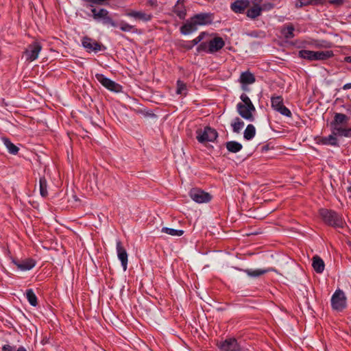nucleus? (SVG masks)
<instances>
[{"mask_svg": "<svg viewBox=\"0 0 351 351\" xmlns=\"http://www.w3.org/2000/svg\"><path fill=\"white\" fill-rule=\"evenodd\" d=\"M240 99L242 101L237 105L238 113L243 119L249 121H254V117L253 113L256 111V108L250 99L245 93L241 95Z\"/></svg>", "mask_w": 351, "mask_h": 351, "instance_id": "obj_1", "label": "nucleus"}, {"mask_svg": "<svg viewBox=\"0 0 351 351\" xmlns=\"http://www.w3.org/2000/svg\"><path fill=\"white\" fill-rule=\"evenodd\" d=\"M225 42L222 38L215 36L213 39L202 43L197 48L199 52L204 51L208 53H215L222 49Z\"/></svg>", "mask_w": 351, "mask_h": 351, "instance_id": "obj_2", "label": "nucleus"}, {"mask_svg": "<svg viewBox=\"0 0 351 351\" xmlns=\"http://www.w3.org/2000/svg\"><path fill=\"white\" fill-rule=\"evenodd\" d=\"M319 215L324 221L329 226L342 228L344 225L342 218L334 211L322 208L319 210Z\"/></svg>", "mask_w": 351, "mask_h": 351, "instance_id": "obj_3", "label": "nucleus"}, {"mask_svg": "<svg viewBox=\"0 0 351 351\" xmlns=\"http://www.w3.org/2000/svg\"><path fill=\"white\" fill-rule=\"evenodd\" d=\"M218 134L217 131L210 127H205L203 130L197 131V139L200 143L213 142L217 139Z\"/></svg>", "mask_w": 351, "mask_h": 351, "instance_id": "obj_4", "label": "nucleus"}, {"mask_svg": "<svg viewBox=\"0 0 351 351\" xmlns=\"http://www.w3.org/2000/svg\"><path fill=\"white\" fill-rule=\"evenodd\" d=\"M91 12L95 20L97 21L101 19L104 25H110L112 27H117V23L112 20L107 10L104 8L97 10L93 8L91 9Z\"/></svg>", "mask_w": 351, "mask_h": 351, "instance_id": "obj_5", "label": "nucleus"}, {"mask_svg": "<svg viewBox=\"0 0 351 351\" xmlns=\"http://www.w3.org/2000/svg\"><path fill=\"white\" fill-rule=\"evenodd\" d=\"M331 306L336 311H342L346 306V297L343 291L338 289L331 298Z\"/></svg>", "mask_w": 351, "mask_h": 351, "instance_id": "obj_6", "label": "nucleus"}, {"mask_svg": "<svg viewBox=\"0 0 351 351\" xmlns=\"http://www.w3.org/2000/svg\"><path fill=\"white\" fill-rule=\"evenodd\" d=\"M95 78L103 86L110 91L119 93L122 90V86L120 84L106 77L103 74H95Z\"/></svg>", "mask_w": 351, "mask_h": 351, "instance_id": "obj_7", "label": "nucleus"}, {"mask_svg": "<svg viewBox=\"0 0 351 351\" xmlns=\"http://www.w3.org/2000/svg\"><path fill=\"white\" fill-rule=\"evenodd\" d=\"M41 49L42 46L38 42H34L31 45H28L24 51V56L26 61L32 62L36 60Z\"/></svg>", "mask_w": 351, "mask_h": 351, "instance_id": "obj_8", "label": "nucleus"}, {"mask_svg": "<svg viewBox=\"0 0 351 351\" xmlns=\"http://www.w3.org/2000/svg\"><path fill=\"white\" fill-rule=\"evenodd\" d=\"M191 198L197 203H206L211 199V195L199 189H193L189 193Z\"/></svg>", "mask_w": 351, "mask_h": 351, "instance_id": "obj_9", "label": "nucleus"}, {"mask_svg": "<svg viewBox=\"0 0 351 351\" xmlns=\"http://www.w3.org/2000/svg\"><path fill=\"white\" fill-rule=\"evenodd\" d=\"M221 351H241L240 343L234 338H229L219 344Z\"/></svg>", "mask_w": 351, "mask_h": 351, "instance_id": "obj_10", "label": "nucleus"}, {"mask_svg": "<svg viewBox=\"0 0 351 351\" xmlns=\"http://www.w3.org/2000/svg\"><path fill=\"white\" fill-rule=\"evenodd\" d=\"M117 252L119 259L121 263V265L124 271L127 269L128 265V254L120 241H117Z\"/></svg>", "mask_w": 351, "mask_h": 351, "instance_id": "obj_11", "label": "nucleus"}, {"mask_svg": "<svg viewBox=\"0 0 351 351\" xmlns=\"http://www.w3.org/2000/svg\"><path fill=\"white\" fill-rule=\"evenodd\" d=\"M332 131L337 136L350 137L351 136V128L346 125L331 124Z\"/></svg>", "mask_w": 351, "mask_h": 351, "instance_id": "obj_12", "label": "nucleus"}, {"mask_svg": "<svg viewBox=\"0 0 351 351\" xmlns=\"http://www.w3.org/2000/svg\"><path fill=\"white\" fill-rule=\"evenodd\" d=\"M128 16L134 18L136 20L147 22L152 20V14L143 11L132 10L126 13Z\"/></svg>", "mask_w": 351, "mask_h": 351, "instance_id": "obj_13", "label": "nucleus"}, {"mask_svg": "<svg viewBox=\"0 0 351 351\" xmlns=\"http://www.w3.org/2000/svg\"><path fill=\"white\" fill-rule=\"evenodd\" d=\"M82 45L88 52H97L101 50V45L89 38H83Z\"/></svg>", "mask_w": 351, "mask_h": 351, "instance_id": "obj_14", "label": "nucleus"}, {"mask_svg": "<svg viewBox=\"0 0 351 351\" xmlns=\"http://www.w3.org/2000/svg\"><path fill=\"white\" fill-rule=\"evenodd\" d=\"M193 21L196 23L197 27L199 25H206L208 24H210L212 23V17L210 14L208 13H201L195 15L192 17Z\"/></svg>", "mask_w": 351, "mask_h": 351, "instance_id": "obj_15", "label": "nucleus"}, {"mask_svg": "<svg viewBox=\"0 0 351 351\" xmlns=\"http://www.w3.org/2000/svg\"><path fill=\"white\" fill-rule=\"evenodd\" d=\"M249 5V0H236L231 3L230 8L235 13H243Z\"/></svg>", "mask_w": 351, "mask_h": 351, "instance_id": "obj_16", "label": "nucleus"}, {"mask_svg": "<svg viewBox=\"0 0 351 351\" xmlns=\"http://www.w3.org/2000/svg\"><path fill=\"white\" fill-rule=\"evenodd\" d=\"M12 262L21 271L30 270L35 266V261L30 258L22 261L21 263L14 260Z\"/></svg>", "mask_w": 351, "mask_h": 351, "instance_id": "obj_17", "label": "nucleus"}, {"mask_svg": "<svg viewBox=\"0 0 351 351\" xmlns=\"http://www.w3.org/2000/svg\"><path fill=\"white\" fill-rule=\"evenodd\" d=\"M197 29V25L191 17L184 25L180 27V32L183 34H189Z\"/></svg>", "mask_w": 351, "mask_h": 351, "instance_id": "obj_18", "label": "nucleus"}, {"mask_svg": "<svg viewBox=\"0 0 351 351\" xmlns=\"http://www.w3.org/2000/svg\"><path fill=\"white\" fill-rule=\"evenodd\" d=\"M255 82V77L250 72H243L240 76V82L243 84L242 88L246 90L245 85L253 84Z\"/></svg>", "mask_w": 351, "mask_h": 351, "instance_id": "obj_19", "label": "nucleus"}, {"mask_svg": "<svg viewBox=\"0 0 351 351\" xmlns=\"http://www.w3.org/2000/svg\"><path fill=\"white\" fill-rule=\"evenodd\" d=\"M262 8L258 3H254L253 6L247 10L246 15L251 19H255L261 15Z\"/></svg>", "mask_w": 351, "mask_h": 351, "instance_id": "obj_20", "label": "nucleus"}, {"mask_svg": "<svg viewBox=\"0 0 351 351\" xmlns=\"http://www.w3.org/2000/svg\"><path fill=\"white\" fill-rule=\"evenodd\" d=\"M312 266L317 273L322 274L324 270L325 264L319 256H315L312 259Z\"/></svg>", "mask_w": 351, "mask_h": 351, "instance_id": "obj_21", "label": "nucleus"}, {"mask_svg": "<svg viewBox=\"0 0 351 351\" xmlns=\"http://www.w3.org/2000/svg\"><path fill=\"white\" fill-rule=\"evenodd\" d=\"M332 51H315L314 60H326L333 57Z\"/></svg>", "mask_w": 351, "mask_h": 351, "instance_id": "obj_22", "label": "nucleus"}, {"mask_svg": "<svg viewBox=\"0 0 351 351\" xmlns=\"http://www.w3.org/2000/svg\"><path fill=\"white\" fill-rule=\"evenodd\" d=\"M273 270L272 269H245V272L247 274V276L253 278L259 277L270 271Z\"/></svg>", "mask_w": 351, "mask_h": 351, "instance_id": "obj_23", "label": "nucleus"}, {"mask_svg": "<svg viewBox=\"0 0 351 351\" xmlns=\"http://www.w3.org/2000/svg\"><path fill=\"white\" fill-rule=\"evenodd\" d=\"M321 142L324 145H329L332 146H337V136L334 134V132L332 131V134L326 137H323L321 140Z\"/></svg>", "mask_w": 351, "mask_h": 351, "instance_id": "obj_24", "label": "nucleus"}, {"mask_svg": "<svg viewBox=\"0 0 351 351\" xmlns=\"http://www.w3.org/2000/svg\"><path fill=\"white\" fill-rule=\"evenodd\" d=\"M294 27L291 25H287L286 26H284L281 29V34L283 35V36L287 39H291L293 38L294 35Z\"/></svg>", "mask_w": 351, "mask_h": 351, "instance_id": "obj_25", "label": "nucleus"}, {"mask_svg": "<svg viewBox=\"0 0 351 351\" xmlns=\"http://www.w3.org/2000/svg\"><path fill=\"white\" fill-rule=\"evenodd\" d=\"M256 134V129L255 127L252 124H249L246 127L244 133H243V137L245 139L250 141L252 139Z\"/></svg>", "mask_w": 351, "mask_h": 351, "instance_id": "obj_26", "label": "nucleus"}, {"mask_svg": "<svg viewBox=\"0 0 351 351\" xmlns=\"http://www.w3.org/2000/svg\"><path fill=\"white\" fill-rule=\"evenodd\" d=\"M243 146L237 141H229L226 143L227 149L232 153H237L242 149Z\"/></svg>", "mask_w": 351, "mask_h": 351, "instance_id": "obj_27", "label": "nucleus"}, {"mask_svg": "<svg viewBox=\"0 0 351 351\" xmlns=\"http://www.w3.org/2000/svg\"><path fill=\"white\" fill-rule=\"evenodd\" d=\"M348 121V117L341 113H336L335 115L334 121L331 123V124H338V125H346Z\"/></svg>", "mask_w": 351, "mask_h": 351, "instance_id": "obj_28", "label": "nucleus"}, {"mask_svg": "<svg viewBox=\"0 0 351 351\" xmlns=\"http://www.w3.org/2000/svg\"><path fill=\"white\" fill-rule=\"evenodd\" d=\"M3 142L8 149V152L12 154H16L19 152V148L14 145L8 138H3Z\"/></svg>", "mask_w": 351, "mask_h": 351, "instance_id": "obj_29", "label": "nucleus"}, {"mask_svg": "<svg viewBox=\"0 0 351 351\" xmlns=\"http://www.w3.org/2000/svg\"><path fill=\"white\" fill-rule=\"evenodd\" d=\"M25 295L28 302L32 306H36L38 304L37 297L32 289H27Z\"/></svg>", "mask_w": 351, "mask_h": 351, "instance_id": "obj_30", "label": "nucleus"}, {"mask_svg": "<svg viewBox=\"0 0 351 351\" xmlns=\"http://www.w3.org/2000/svg\"><path fill=\"white\" fill-rule=\"evenodd\" d=\"M161 232L173 237H180L184 234V231L182 230H176L173 228H169L167 227L162 228Z\"/></svg>", "mask_w": 351, "mask_h": 351, "instance_id": "obj_31", "label": "nucleus"}, {"mask_svg": "<svg viewBox=\"0 0 351 351\" xmlns=\"http://www.w3.org/2000/svg\"><path fill=\"white\" fill-rule=\"evenodd\" d=\"M271 107L277 110L282 106H283V99L281 96L272 97L271 98Z\"/></svg>", "mask_w": 351, "mask_h": 351, "instance_id": "obj_32", "label": "nucleus"}, {"mask_svg": "<svg viewBox=\"0 0 351 351\" xmlns=\"http://www.w3.org/2000/svg\"><path fill=\"white\" fill-rule=\"evenodd\" d=\"M232 130L234 132L239 133L244 126V122L239 117L234 119V121L231 123Z\"/></svg>", "mask_w": 351, "mask_h": 351, "instance_id": "obj_33", "label": "nucleus"}, {"mask_svg": "<svg viewBox=\"0 0 351 351\" xmlns=\"http://www.w3.org/2000/svg\"><path fill=\"white\" fill-rule=\"evenodd\" d=\"M40 193L43 197H46L48 195L47 192V182L45 177L40 178Z\"/></svg>", "mask_w": 351, "mask_h": 351, "instance_id": "obj_34", "label": "nucleus"}, {"mask_svg": "<svg viewBox=\"0 0 351 351\" xmlns=\"http://www.w3.org/2000/svg\"><path fill=\"white\" fill-rule=\"evenodd\" d=\"M314 51L310 50H300L299 51V56L302 58L306 59L308 60L313 61L314 60Z\"/></svg>", "mask_w": 351, "mask_h": 351, "instance_id": "obj_35", "label": "nucleus"}, {"mask_svg": "<svg viewBox=\"0 0 351 351\" xmlns=\"http://www.w3.org/2000/svg\"><path fill=\"white\" fill-rule=\"evenodd\" d=\"M183 5L178 1L177 4L174 7V12L179 16L180 19H184L186 16V11L183 9Z\"/></svg>", "mask_w": 351, "mask_h": 351, "instance_id": "obj_36", "label": "nucleus"}, {"mask_svg": "<svg viewBox=\"0 0 351 351\" xmlns=\"http://www.w3.org/2000/svg\"><path fill=\"white\" fill-rule=\"evenodd\" d=\"M313 45L315 48H330L332 43L324 40H321L314 41Z\"/></svg>", "mask_w": 351, "mask_h": 351, "instance_id": "obj_37", "label": "nucleus"}, {"mask_svg": "<svg viewBox=\"0 0 351 351\" xmlns=\"http://www.w3.org/2000/svg\"><path fill=\"white\" fill-rule=\"evenodd\" d=\"M176 93L183 95H186V84L180 80L177 82Z\"/></svg>", "mask_w": 351, "mask_h": 351, "instance_id": "obj_38", "label": "nucleus"}, {"mask_svg": "<svg viewBox=\"0 0 351 351\" xmlns=\"http://www.w3.org/2000/svg\"><path fill=\"white\" fill-rule=\"evenodd\" d=\"M119 27L123 32H131L134 28L133 25H131L123 21L119 23Z\"/></svg>", "mask_w": 351, "mask_h": 351, "instance_id": "obj_39", "label": "nucleus"}, {"mask_svg": "<svg viewBox=\"0 0 351 351\" xmlns=\"http://www.w3.org/2000/svg\"><path fill=\"white\" fill-rule=\"evenodd\" d=\"M312 1L310 0H296L295 2V6L297 8H301L304 6L311 5Z\"/></svg>", "mask_w": 351, "mask_h": 351, "instance_id": "obj_40", "label": "nucleus"}, {"mask_svg": "<svg viewBox=\"0 0 351 351\" xmlns=\"http://www.w3.org/2000/svg\"><path fill=\"white\" fill-rule=\"evenodd\" d=\"M205 35V32L200 33V34L197 37H196L195 39L191 41V43L190 44L189 47H193L195 45L200 43L204 39Z\"/></svg>", "mask_w": 351, "mask_h": 351, "instance_id": "obj_41", "label": "nucleus"}, {"mask_svg": "<svg viewBox=\"0 0 351 351\" xmlns=\"http://www.w3.org/2000/svg\"><path fill=\"white\" fill-rule=\"evenodd\" d=\"M276 111L278 112L279 113H280L281 114L286 116L287 117H291V111L284 105L282 106L280 108H278Z\"/></svg>", "mask_w": 351, "mask_h": 351, "instance_id": "obj_42", "label": "nucleus"}, {"mask_svg": "<svg viewBox=\"0 0 351 351\" xmlns=\"http://www.w3.org/2000/svg\"><path fill=\"white\" fill-rule=\"evenodd\" d=\"M274 8V5L271 3H265L261 6L262 11L263 10L269 11V10H272Z\"/></svg>", "mask_w": 351, "mask_h": 351, "instance_id": "obj_43", "label": "nucleus"}, {"mask_svg": "<svg viewBox=\"0 0 351 351\" xmlns=\"http://www.w3.org/2000/svg\"><path fill=\"white\" fill-rule=\"evenodd\" d=\"M345 0H330L329 3L337 6H339L343 3Z\"/></svg>", "mask_w": 351, "mask_h": 351, "instance_id": "obj_44", "label": "nucleus"}, {"mask_svg": "<svg viewBox=\"0 0 351 351\" xmlns=\"http://www.w3.org/2000/svg\"><path fill=\"white\" fill-rule=\"evenodd\" d=\"M310 1H312L311 5H322L324 2V0H310Z\"/></svg>", "mask_w": 351, "mask_h": 351, "instance_id": "obj_45", "label": "nucleus"}, {"mask_svg": "<svg viewBox=\"0 0 351 351\" xmlns=\"http://www.w3.org/2000/svg\"><path fill=\"white\" fill-rule=\"evenodd\" d=\"M3 351H14V348L10 345H5L3 347Z\"/></svg>", "mask_w": 351, "mask_h": 351, "instance_id": "obj_46", "label": "nucleus"}, {"mask_svg": "<svg viewBox=\"0 0 351 351\" xmlns=\"http://www.w3.org/2000/svg\"><path fill=\"white\" fill-rule=\"evenodd\" d=\"M350 88H351V83L346 84L343 86V90H348V89H350Z\"/></svg>", "mask_w": 351, "mask_h": 351, "instance_id": "obj_47", "label": "nucleus"}, {"mask_svg": "<svg viewBox=\"0 0 351 351\" xmlns=\"http://www.w3.org/2000/svg\"><path fill=\"white\" fill-rule=\"evenodd\" d=\"M345 62L351 63V56H346L344 58Z\"/></svg>", "mask_w": 351, "mask_h": 351, "instance_id": "obj_48", "label": "nucleus"}, {"mask_svg": "<svg viewBox=\"0 0 351 351\" xmlns=\"http://www.w3.org/2000/svg\"><path fill=\"white\" fill-rule=\"evenodd\" d=\"M17 351H27V350L24 347L21 346L18 348Z\"/></svg>", "mask_w": 351, "mask_h": 351, "instance_id": "obj_49", "label": "nucleus"}, {"mask_svg": "<svg viewBox=\"0 0 351 351\" xmlns=\"http://www.w3.org/2000/svg\"><path fill=\"white\" fill-rule=\"evenodd\" d=\"M191 41H189V42H188V43H187V44L185 45V47H186L187 49H191V48H192V47H189V45H190V44H191Z\"/></svg>", "mask_w": 351, "mask_h": 351, "instance_id": "obj_50", "label": "nucleus"}, {"mask_svg": "<svg viewBox=\"0 0 351 351\" xmlns=\"http://www.w3.org/2000/svg\"><path fill=\"white\" fill-rule=\"evenodd\" d=\"M350 16H351V14H350Z\"/></svg>", "mask_w": 351, "mask_h": 351, "instance_id": "obj_51", "label": "nucleus"}]
</instances>
